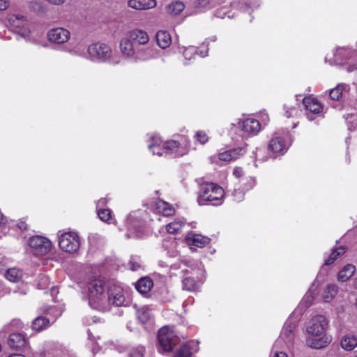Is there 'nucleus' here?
<instances>
[{
    "label": "nucleus",
    "instance_id": "bb28decb",
    "mask_svg": "<svg viewBox=\"0 0 357 357\" xmlns=\"http://www.w3.org/2000/svg\"><path fill=\"white\" fill-rule=\"evenodd\" d=\"M158 45L162 48H167L172 43V37L170 34L165 31H160L156 35Z\"/></svg>",
    "mask_w": 357,
    "mask_h": 357
},
{
    "label": "nucleus",
    "instance_id": "72a5a7b5",
    "mask_svg": "<svg viewBox=\"0 0 357 357\" xmlns=\"http://www.w3.org/2000/svg\"><path fill=\"white\" fill-rule=\"evenodd\" d=\"M153 56V50L150 47L143 48L138 50L135 57V61H144Z\"/></svg>",
    "mask_w": 357,
    "mask_h": 357
},
{
    "label": "nucleus",
    "instance_id": "58836bf2",
    "mask_svg": "<svg viewBox=\"0 0 357 357\" xmlns=\"http://www.w3.org/2000/svg\"><path fill=\"white\" fill-rule=\"evenodd\" d=\"M344 88V85H338L330 91V97L333 100H339L342 96V91Z\"/></svg>",
    "mask_w": 357,
    "mask_h": 357
},
{
    "label": "nucleus",
    "instance_id": "69168bd1",
    "mask_svg": "<svg viewBox=\"0 0 357 357\" xmlns=\"http://www.w3.org/2000/svg\"><path fill=\"white\" fill-rule=\"evenodd\" d=\"M356 357H357V356Z\"/></svg>",
    "mask_w": 357,
    "mask_h": 357
},
{
    "label": "nucleus",
    "instance_id": "473e14b6",
    "mask_svg": "<svg viewBox=\"0 0 357 357\" xmlns=\"http://www.w3.org/2000/svg\"><path fill=\"white\" fill-rule=\"evenodd\" d=\"M50 321L44 317H38L32 321V328L36 331H41L49 324Z\"/></svg>",
    "mask_w": 357,
    "mask_h": 357
},
{
    "label": "nucleus",
    "instance_id": "4c0bfd02",
    "mask_svg": "<svg viewBox=\"0 0 357 357\" xmlns=\"http://www.w3.org/2000/svg\"><path fill=\"white\" fill-rule=\"evenodd\" d=\"M98 215L102 221L107 223L112 222V211L110 209H100L98 211Z\"/></svg>",
    "mask_w": 357,
    "mask_h": 357
},
{
    "label": "nucleus",
    "instance_id": "bf43d9fd",
    "mask_svg": "<svg viewBox=\"0 0 357 357\" xmlns=\"http://www.w3.org/2000/svg\"><path fill=\"white\" fill-rule=\"evenodd\" d=\"M138 268H139V264H136L135 265H133V267L132 268V271H136V270L138 269Z\"/></svg>",
    "mask_w": 357,
    "mask_h": 357
},
{
    "label": "nucleus",
    "instance_id": "9d476101",
    "mask_svg": "<svg viewBox=\"0 0 357 357\" xmlns=\"http://www.w3.org/2000/svg\"><path fill=\"white\" fill-rule=\"evenodd\" d=\"M8 22L13 27L17 29V31L23 37L30 35V24L24 15L12 14L8 17Z\"/></svg>",
    "mask_w": 357,
    "mask_h": 357
},
{
    "label": "nucleus",
    "instance_id": "e433bc0d",
    "mask_svg": "<svg viewBox=\"0 0 357 357\" xmlns=\"http://www.w3.org/2000/svg\"><path fill=\"white\" fill-rule=\"evenodd\" d=\"M345 252V248L344 247H339L335 250H333L331 256L326 260L325 265L332 264L339 256L343 255Z\"/></svg>",
    "mask_w": 357,
    "mask_h": 357
},
{
    "label": "nucleus",
    "instance_id": "680f3d73",
    "mask_svg": "<svg viewBox=\"0 0 357 357\" xmlns=\"http://www.w3.org/2000/svg\"><path fill=\"white\" fill-rule=\"evenodd\" d=\"M206 55H207V50H206L204 52H200V56H201L202 57H204V56H206Z\"/></svg>",
    "mask_w": 357,
    "mask_h": 357
},
{
    "label": "nucleus",
    "instance_id": "4d7b16f0",
    "mask_svg": "<svg viewBox=\"0 0 357 357\" xmlns=\"http://www.w3.org/2000/svg\"><path fill=\"white\" fill-rule=\"evenodd\" d=\"M356 69H357V66H354L353 64H349V66L347 68V70L349 72H352V71H354Z\"/></svg>",
    "mask_w": 357,
    "mask_h": 357
},
{
    "label": "nucleus",
    "instance_id": "393cba45",
    "mask_svg": "<svg viewBox=\"0 0 357 357\" xmlns=\"http://www.w3.org/2000/svg\"><path fill=\"white\" fill-rule=\"evenodd\" d=\"M155 206L156 210L163 214L165 216H170L174 214L175 210L172 207L169 203L163 201L158 200L155 202Z\"/></svg>",
    "mask_w": 357,
    "mask_h": 357
},
{
    "label": "nucleus",
    "instance_id": "9b49d317",
    "mask_svg": "<svg viewBox=\"0 0 357 357\" xmlns=\"http://www.w3.org/2000/svg\"><path fill=\"white\" fill-rule=\"evenodd\" d=\"M303 105L306 109V116L310 121L314 120V115L321 114L324 109L323 105L312 96L304 98Z\"/></svg>",
    "mask_w": 357,
    "mask_h": 357
},
{
    "label": "nucleus",
    "instance_id": "13d9d810",
    "mask_svg": "<svg viewBox=\"0 0 357 357\" xmlns=\"http://www.w3.org/2000/svg\"><path fill=\"white\" fill-rule=\"evenodd\" d=\"M106 203V199H100L98 204H105Z\"/></svg>",
    "mask_w": 357,
    "mask_h": 357
},
{
    "label": "nucleus",
    "instance_id": "f704fd0d",
    "mask_svg": "<svg viewBox=\"0 0 357 357\" xmlns=\"http://www.w3.org/2000/svg\"><path fill=\"white\" fill-rule=\"evenodd\" d=\"M184 224L185 222L181 220L170 222L166 226L167 231L169 234L177 233L182 229Z\"/></svg>",
    "mask_w": 357,
    "mask_h": 357
},
{
    "label": "nucleus",
    "instance_id": "c9c22d12",
    "mask_svg": "<svg viewBox=\"0 0 357 357\" xmlns=\"http://www.w3.org/2000/svg\"><path fill=\"white\" fill-rule=\"evenodd\" d=\"M137 317L139 320L142 323H146L150 320L151 317V313L150 309L146 307H142L137 311Z\"/></svg>",
    "mask_w": 357,
    "mask_h": 357
},
{
    "label": "nucleus",
    "instance_id": "37998d69",
    "mask_svg": "<svg viewBox=\"0 0 357 357\" xmlns=\"http://www.w3.org/2000/svg\"><path fill=\"white\" fill-rule=\"evenodd\" d=\"M144 348L139 347L134 349L130 354V357H144Z\"/></svg>",
    "mask_w": 357,
    "mask_h": 357
},
{
    "label": "nucleus",
    "instance_id": "a211bd4d",
    "mask_svg": "<svg viewBox=\"0 0 357 357\" xmlns=\"http://www.w3.org/2000/svg\"><path fill=\"white\" fill-rule=\"evenodd\" d=\"M128 36L132 41H135L139 45H146L149 41L148 33L142 29H135L131 30L128 32Z\"/></svg>",
    "mask_w": 357,
    "mask_h": 357
},
{
    "label": "nucleus",
    "instance_id": "39448f33",
    "mask_svg": "<svg viewBox=\"0 0 357 357\" xmlns=\"http://www.w3.org/2000/svg\"><path fill=\"white\" fill-rule=\"evenodd\" d=\"M160 352H170L177 343V337L174 331L168 326L162 327L158 331Z\"/></svg>",
    "mask_w": 357,
    "mask_h": 357
},
{
    "label": "nucleus",
    "instance_id": "6e6d98bb",
    "mask_svg": "<svg viewBox=\"0 0 357 357\" xmlns=\"http://www.w3.org/2000/svg\"><path fill=\"white\" fill-rule=\"evenodd\" d=\"M6 221V218L4 217V215L2 214L1 211H0V225L4 224Z\"/></svg>",
    "mask_w": 357,
    "mask_h": 357
},
{
    "label": "nucleus",
    "instance_id": "7ed1b4c3",
    "mask_svg": "<svg viewBox=\"0 0 357 357\" xmlns=\"http://www.w3.org/2000/svg\"><path fill=\"white\" fill-rule=\"evenodd\" d=\"M223 197L224 190L220 185L213 183H207L201 186L197 202L200 206L207 204L219 205L222 203Z\"/></svg>",
    "mask_w": 357,
    "mask_h": 357
},
{
    "label": "nucleus",
    "instance_id": "dca6fc26",
    "mask_svg": "<svg viewBox=\"0 0 357 357\" xmlns=\"http://www.w3.org/2000/svg\"><path fill=\"white\" fill-rule=\"evenodd\" d=\"M340 347L346 351H351L357 347V336L348 333L340 338Z\"/></svg>",
    "mask_w": 357,
    "mask_h": 357
},
{
    "label": "nucleus",
    "instance_id": "20e7f679",
    "mask_svg": "<svg viewBox=\"0 0 357 357\" xmlns=\"http://www.w3.org/2000/svg\"><path fill=\"white\" fill-rule=\"evenodd\" d=\"M88 53L93 59L108 61L112 65H118L121 61V56L113 55L112 48L104 43H96L89 45Z\"/></svg>",
    "mask_w": 357,
    "mask_h": 357
},
{
    "label": "nucleus",
    "instance_id": "f03ea898",
    "mask_svg": "<svg viewBox=\"0 0 357 357\" xmlns=\"http://www.w3.org/2000/svg\"><path fill=\"white\" fill-rule=\"evenodd\" d=\"M107 287L105 282L100 279H94L87 285V297L89 305L100 312L108 311L107 301Z\"/></svg>",
    "mask_w": 357,
    "mask_h": 357
},
{
    "label": "nucleus",
    "instance_id": "3c124183",
    "mask_svg": "<svg viewBox=\"0 0 357 357\" xmlns=\"http://www.w3.org/2000/svg\"><path fill=\"white\" fill-rule=\"evenodd\" d=\"M9 2L6 0H0V11L6 10L9 7Z\"/></svg>",
    "mask_w": 357,
    "mask_h": 357
},
{
    "label": "nucleus",
    "instance_id": "5fc2aeb1",
    "mask_svg": "<svg viewBox=\"0 0 357 357\" xmlns=\"http://www.w3.org/2000/svg\"><path fill=\"white\" fill-rule=\"evenodd\" d=\"M17 226L20 230H26L27 228L26 224L24 221H20Z\"/></svg>",
    "mask_w": 357,
    "mask_h": 357
},
{
    "label": "nucleus",
    "instance_id": "c03bdc74",
    "mask_svg": "<svg viewBox=\"0 0 357 357\" xmlns=\"http://www.w3.org/2000/svg\"><path fill=\"white\" fill-rule=\"evenodd\" d=\"M313 298L314 296H312V289H310V291L304 296L303 301L306 303L307 306H309L312 304Z\"/></svg>",
    "mask_w": 357,
    "mask_h": 357
},
{
    "label": "nucleus",
    "instance_id": "052dcab7",
    "mask_svg": "<svg viewBox=\"0 0 357 357\" xmlns=\"http://www.w3.org/2000/svg\"><path fill=\"white\" fill-rule=\"evenodd\" d=\"M9 357H25V356L22 354H17L10 355V356H9Z\"/></svg>",
    "mask_w": 357,
    "mask_h": 357
},
{
    "label": "nucleus",
    "instance_id": "7c9ffc66",
    "mask_svg": "<svg viewBox=\"0 0 357 357\" xmlns=\"http://www.w3.org/2000/svg\"><path fill=\"white\" fill-rule=\"evenodd\" d=\"M184 8L185 5L179 1H174L166 6L167 13L172 15L180 14Z\"/></svg>",
    "mask_w": 357,
    "mask_h": 357
},
{
    "label": "nucleus",
    "instance_id": "0e129e2a",
    "mask_svg": "<svg viewBox=\"0 0 357 357\" xmlns=\"http://www.w3.org/2000/svg\"><path fill=\"white\" fill-rule=\"evenodd\" d=\"M280 344V340H278L276 342H275V344L273 346V349L276 347L277 344Z\"/></svg>",
    "mask_w": 357,
    "mask_h": 357
},
{
    "label": "nucleus",
    "instance_id": "49530a36",
    "mask_svg": "<svg viewBox=\"0 0 357 357\" xmlns=\"http://www.w3.org/2000/svg\"><path fill=\"white\" fill-rule=\"evenodd\" d=\"M42 2L39 1H33L30 2V8L33 10H38L42 7Z\"/></svg>",
    "mask_w": 357,
    "mask_h": 357
},
{
    "label": "nucleus",
    "instance_id": "4be33fe9",
    "mask_svg": "<svg viewBox=\"0 0 357 357\" xmlns=\"http://www.w3.org/2000/svg\"><path fill=\"white\" fill-rule=\"evenodd\" d=\"M198 351L197 343L192 341L188 344H183L175 357H191L193 352Z\"/></svg>",
    "mask_w": 357,
    "mask_h": 357
},
{
    "label": "nucleus",
    "instance_id": "de8ad7c7",
    "mask_svg": "<svg viewBox=\"0 0 357 357\" xmlns=\"http://www.w3.org/2000/svg\"><path fill=\"white\" fill-rule=\"evenodd\" d=\"M196 50L195 47H190L183 52V55L185 59H187L188 56H190L189 59H190L191 55L194 54Z\"/></svg>",
    "mask_w": 357,
    "mask_h": 357
},
{
    "label": "nucleus",
    "instance_id": "603ef678",
    "mask_svg": "<svg viewBox=\"0 0 357 357\" xmlns=\"http://www.w3.org/2000/svg\"><path fill=\"white\" fill-rule=\"evenodd\" d=\"M233 174L236 177L239 178L243 174V172L242 168L241 167H236L234 168L233 171Z\"/></svg>",
    "mask_w": 357,
    "mask_h": 357
},
{
    "label": "nucleus",
    "instance_id": "412c9836",
    "mask_svg": "<svg viewBox=\"0 0 357 357\" xmlns=\"http://www.w3.org/2000/svg\"><path fill=\"white\" fill-rule=\"evenodd\" d=\"M296 328V322L295 321L287 320L281 333V337L284 338L287 342H291L294 338V332Z\"/></svg>",
    "mask_w": 357,
    "mask_h": 357
},
{
    "label": "nucleus",
    "instance_id": "8fccbe9b",
    "mask_svg": "<svg viewBox=\"0 0 357 357\" xmlns=\"http://www.w3.org/2000/svg\"><path fill=\"white\" fill-rule=\"evenodd\" d=\"M271 357H288V356L283 351H273Z\"/></svg>",
    "mask_w": 357,
    "mask_h": 357
},
{
    "label": "nucleus",
    "instance_id": "6ab92c4d",
    "mask_svg": "<svg viewBox=\"0 0 357 357\" xmlns=\"http://www.w3.org/2000/svg\"><path fill=\"white\" fill-rule=\"evenodd\" d=\"M185 241L190 247L195 246L198 248H203L209 243L208 237L193 233L189 234L185 237Z\"/></svg>",
    "mask_w": 357,
    "mask_h": 357
},
{
    "label": "nucleus",
    "instance_id": "6e6552de",
    "mask_svg": "<svg viewBox=\"0 0 357 357\" xmlns=\"http://www.w3.org/2000/svg\"><path fill=\"white\" fill-rule=\"evenodd\" d=\"M107 301H108V311L112 305L119 307L128 304V301H126L124 296L123 288L115 284L110 286L107 289Z\"/></svg>",
    "mask_w": 357,
    "mask_h": 357
},
{
    "label": "nucleus",
    "instance_id": "a19ab883",
    "mask_svg": "<svg viewBox=\"0 0 357 357\" xmlns=\"http://www.w3.org/2000/svg\"><path fill=\"white\" fill-rule=\"evenodd\" d=\"M50 281L48 277L43 275L41 276L38 282V287L39 289H44L49 287Z\"/></svg>",
    "mask_w": 357,
    "mask_h": 357
},
{
    "label": "nucleus",
    "instance_id": "423d86ee",
    "mask_svg": "<svg viewBox=\"0 0 357 357\" xmlns=\"http://www.w3.org/2000/svg\"><path fill=\"white\" fill-rule=\"evenodd\" d=\"M59 245L61 249L66 252L74 253L79 248V238L73 231L66 232L59 237Z\"/></svg>",
    "mask_w": 357,
    "mask_h": 357
},
{
    "label": "nucleus",
    "instance_id": "0eeeda50",
    "mask_svg": "<svg viewBox=\"0 0 357 357\" xmlns=\"http://www.w3.org/2000/svg\"><path fill=\"white\" fill-rule=\"evenodd\" d=\"M185 277L183 280V288L188 291H195L198 289L200 284L204 278V273L202 270L185 271Z\"/></svg>",
    "mask_w": 357,
    "mask_h": 357
},
{
    "label": "nucleus",
    "instance_id": "09e8293b",
    "mask_svg": "<svg viewBox=\"0 0 357 357\" xmlns=\"http://www.w3.org/2000/svg\"><path fill=\"white\" fill-rule=\"evenodd\" d=\"M211 0H197V6L200 8H207L211 5Z\"/></svg>",
    "mask_w": 357,
    "mask_h": 357
},
{
    "label": "nucleus",
    "instance_id": "ea45409f",
    "mask_svg": "<svg viewBox=\"0 0 357 357\" xmlns=\"http://www.w3.org/2000/svg\"><path fill=\"white\" fill-rule=\"evenodd\" d=\"M195 137L197 141H198L202 144L206 143L208 140L207 134L202 130L197 131Z\"/></svg>",
    "mask_w": 357,
    "mask_h": 357
},
{
    "label": "nucleus",
    "instance_id": "f8f14e48",
    "mask_svg": "<svg viewBox=\"0 0 357 357\" xmlns=\"http://www.w3.org/2000/svg\"><path fill=\"white\" fill-rule=\"evenodd\" d=\"M70 37L68 30L64 28H54L50 30L47 33L48 40L54 43L63 44L66 43Z\"/></svg>",
    "mask_w": 357,
    "mask_h": 357
},
{
    "label": "nucleus",
    "instance_id": "f257e3e1",
    "mask_svg": "<svg viewBox=\"0 0 357 357\" xmlns=\"http://www.w3.org/2000/svg\"><path fill=\"white\" fill-rule=\"evenodd\" d=\"M328 326V321L323 315L312 317L306 326V333L310 335L305 340L307 347L314 349H321L329 345L333 337L331 335L324 334Z\"/></svg>",
    "mask_w": 357,
    "mask_h": 357
},
{
    "label": "nucleus",
    "instance_id": "e2e57ef3",
    "mask_svg": "<svg viewBox=\"0 0 357 357\" xmlns=\"http://www.w3.org/2000/svg\"><path fill=\"white\" fill-rule=\"evenodd\" d=\"M354 285L356 288H357V278H355L354 281Z\"/></svg>",
    "mask_w": 357,
    "mask_h": 357
},
{
    "label": "nucleus",
    "instance_id": "c756f323",
    "mask_svg": "<svg viewBox=\"0 0 357 357\" xmlns=\"http://www.w3.org/2000/svg\"><path fill=\"white\" fill-rule=\"evenodd\" d=\"M269 149L275 153H280L286 149V145L281 137H275L270 142Z\"/></svg>",
    "mask_w": 357,
    "mask_h": 357
},
{
    "label": "nucleus",
    "instance_id": "864d4df0",
    "mask_svg": "<svg viewBox=\"0 0 357 357\" xmlns=\"http://www.w3.org/2000/svg\"><path fill=\"white\" fill-rule=\"evenodd\" d=\"M47 2H48L51 5L54 6H60L64 3L66 0H45Z\"/></svg>",
    "mask_w": 357,
    "mask_h": 357
},
{
    "label": "nucleus",
    "instance_id": "2eb2a0df",
    "mask_svg": "<svg viewBox=\"0 0 357 357\" xmlns=\"http://www.w3.org/2000/svg\"><path fill=\"white\" fill-rule=\"evenodd\" d=\"M119 47L121 52L125 57L135 59L136 53L134 45L129 38H123L120 40Z\"/></svg>",
    "mask_w": 357,
    "mask_h": 357
},
{
    "label": "nucleus",
    "instance_id": "79ce46f5",
    "mask_svg": "<svg viewBox=\"0 0 357 357\" xmlns=\"http://www.w3.org/2000/svg\"><path fill=\"white\" fill-rule=\"evenodd\" d=\"M346 120L349 126H350L349 129H355L357 127V116L356 115H349Z\"/></svg>",
    "mask_w": 357,
    "mask_h": 357
},
{
    "label": "nucleus",
    "instance_id": "c85d7f7f",
    "mask_svg": "<svg viewBox=\"0 0 357 357\" xmlns=\"http://www.w3.org/2000/svg\"><path fill=\"white\" fill-rule=\"evenodd\" d=\"M22 271L17 268H8L5 273L6 278L11 282H18L22 278Z\"/></svg>",
    "mask_w": 357,
    "mask_h": 357
},
{
    "label": "nucleus",
    "instance_id": "1a4fd4ad",
    "mask_svg": "<svg viewBox=\"0 0 357 357\" xmlns=\"http://www.w3.org/2000/svg\"><path fill=\"white\" fill-rule=\"evenodd\" d=\"M29 244L35 255H44L50 252L52 243L42 236H32L29 240Z\"/></svg>",
    "mask_w": 357,
    "mask_h": 357
},
{
    "label": "nucleus",
    "instance_id": "f3484780",
    "mask_svg": "<svg viewBox=\"0 0 357 357\" xmlns=\"http://www.w3.org/2000/svg\"><path fill=\"white\" fill-rule=\"evenodd\" d=\"M129 7L135 10H149L155 8L157 6L156 0H129L128 2Z\"/></svg>",
    "mask_w": 357,
    "mask_h": 357
},
{
    "label": "nucleus",
    "instance_id": "ddd939ff",
    "mask_svg": "<svg viewBox=\"0 0 357 357\" xmlns=\"http://www.w3.org/2000/svg\"><path fill=\"white\" fill-rule=\"evenodd\" d=\"M241 130L249 135H257L260 129L261 125L255 119L247 118L239 122Z\"/></svg>",
    "mask_w": 357,
    "mask_h": 357
},
{
    "label": "nucleus",
    "instance_id": "a18cd8bd",
    "mask_svg": "<svg viewBox=\"0 0 357 357\" xmlns=\"http://www.w3.org/2000/svg\"><path fill=\"white\" fill-rule=\"evenodd\" d=\"M284 109H286L285 116L287 118L293 116L294 114L296 112V108L292 107H287V105H284Z\"/></svg>",
    "mask_w": 357,
    "mask_h": 357
},
{
    "label": "nucleus",
    "instance_id": "cd10ccee",
    "mask_svg": "<svg viewBox=\"0 0 357 357\" xmlns=\"http://www.w3.org/2000/svg\"><path fill=\"white\" fill-rule=\"evenodd\" d=\"M356 267L352 264L346 265L338 273L339 281L344 282L349 280L355 273Z\"/></svg>",
    "mask_w": 357,
    "mask_h": 357
},
{
    "label": "nucleus",
    "instance_id": "aec40b11",
    "mask_svg": "<svg viewBox=\"0 0 357 357\" xmlns=\"http://www.w3.org/2000/svg\"><path fill=\"white\" fill-rule=\"evenodd\" d=\"M245 153L243 148H238L233 150L226 151L218 154V159L220 161L229 162L236 160L240 155Z\"/></svg>",
    "mask_w": 357,
    "mask_h": 357
},
{
    "label": "nucleus",
    "instance_id": "5701e85b",
    "mask_svg": "<svg viewBox=\"0 0 357 357\" xmlns=\"http://www.w3.org/2000/svg\"><path fill=\"white\" fill-rule=\"evenodd\" d=\"M153 287V282L151 279L148 277L139 279L135 285L137 290L142 294L149 293Z\"/></svg>",
    "mask_w": 357,
    "mask_h": 357
},
{
    "label": "nucleus",
    "instance_id": "b1692460",
    "mask_svg": "<svg viewBox=\"0 0 357 357\" xmlns=\"http://www.w3.org/2000/svg\"><path fill=\"white\" fill-rule=\"evenodd\" d=\"M8 344L11 348L18 349L25 345L26 340L24 335L20 333H13L8 338Z\"/></svg>",
    "mask_w": 357,
    "mask_h": 357
},
{
    "label": "nucleus",
    "instance_id": "2f4dec72",
    "mask_svg": "<svg viewBox=\"0 0 357 357\" xmlns=\"http://www.w3.org/2000/svg\"><path fill=\"white\" fill-rule=\"evenodd\" d=\"M337 293V287L335 284H328L322 293V298L325 302L333 300Z\"/></svg>",
    "mask_w": 357,
    "mask_h": 357
},
{
    "label": "nucleus",
    "instance_id": "4468645a",
    "mask_svg": "<svg viewBox=\"0 0 357 357\" xmlns=\"http://www.w3.org/2000/svg\"><path fill=\"white\" fill-rule=\"evenodd\" d=\"M162 147L166 155L178 156L183 155L185 153V149L180 146L179 143L174 140L165 142Z\"/></svg>",
    "mask_w": 357,
    "mask_h": 357
},
{
    "label": "nucleus",
    "instance_id": "a878e982",
    "mask_svg": "<svg viewBox=\"0 0 357 357\" xmlns=\"http://www.w3.org/2000/svg\"><path fill=\"white\" fill-rule=\"evenodd\" d=\"M163 144L164 142L160 139V138L153 137L152 139V142L149 145V149L153 154L162 156L166 155L162 147Z\"/></svg>",
    "mask_w": 357,
    "mask_h": 357
}]
</instances>
